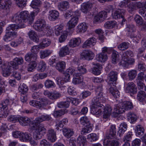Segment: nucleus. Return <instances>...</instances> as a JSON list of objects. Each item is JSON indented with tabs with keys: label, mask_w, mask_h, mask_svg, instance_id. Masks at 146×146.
<instances>
[{
	"label": "nucleus",
	"mask_w": 146,
	"mask_h": 146,
	"mask_svg": "<svg viewBox=\"0 0 146 146\" xmlns=\"http://www.w3.org/2000/svg\"><path fill=\"white\" fill-rule=\"evenodd\" d=\"M28 15V11H24L21 12H18L12 16L11 18V21L16 23L17 25L11 24L7 28V31L3 38L4 40L7 41L8 39L10 38L13 39L17 36L16 32L11 31V30L16 31L19 28L25 27V23L28 22L31 24L33 22V16L27 18V16Z\"/></svg>",
	"instance_id": "f257e3e1"
},
{
	"label": "nucleus",
	"mask_w": 146,
	"mask_h": 146,
	"mask_svg": "<svg viewBox=\"0 0 146 146\" xmlns=\"http://www.w3.org/2000/svg\"><path fill=\"white\" fill-rule=\"evenodd\" d=\"M33 27L36 30L42 31L48 36H52L54 33L52 27L46 24V21L43 19H38L34 24Z\"/></svg>",
	"instance_id": "f03ea898"
},
{
	"label": "nucleus",
	"mask_w": 146,
	"mask_h": 146,
	"mask_svg": "<svg viewBox=\"0 0 146 146\" xmlns=\"http://www.w3.org/2000/svg\"><path fill=\"white\" fill-rule=\"evenodd\" d=\"M134 56L133 52L130 50L124 52L121 55V59L119 63L120 66L127 68L129 65H132L134 64L135 59L133 58H129V56L133 57Z\"/></svg>",
	"instance_id": "7ed1b4c3"
},
{
	"label": "nucleus",
	"mask_w": 146,
	"mask_h": 146,
	"mask_svg": "<svg viewBox=\"0 0 146 146\" xmlns=\"http://www.w3.org/2000/svg\"><path fill=\"white\" fill-rule=\"evenodd\" d=\"M133 108L132 103L130 101H125L120 102L116 105L114 108L115 112L113 114L115 117L117 115L122 113L125 112V110H131Z\"/></svg>",
	"instance_id": "20e7f679"
},
{
	"label": "nucleus",
	"mask_w": 146,
	"mask_h": 146,
	"mask_svg": "<svg viewBox=\"0 0 146 146\" xmlns=\"http://www.w3.org/2000/svg\"><path fill=\"white\" fill-rule=\"evenodd\" d=\"M13 101L11 99H6L0 102V109L1 111L0 113V117H6L8 115V112L6 110L8 109V106L12 104Z\"/></svg>",
	"instance_id": "39448f33"
},
{
	"label": "nucleus",
	"mask_w": 146,
	"mask_h": 146,
	"mask_svg": "<svg viewBox=\"0 0 146 146\" xmlns=\"http://www.w3.org/2000/svg\"><path fill=\"white\" fill-rule=\"evenodd\" d=\"M95 91L96 96L94 98L93 102L99 103V104L104 102L106 101V98H105V94L103 92L102 85H101L98 86L96 88Z\"/></svg>",
	"instance_id": "423d86ee"
},
{
	"label": "nucleus",
	"mask_w": 146,
	"mask_h": 146,
	"mask_svg": "<svg viewBox=\"0 0 146 146\" xmlns=\"http://www.w3.org/2000/svg\"><path fill=\"white\" fill-rule=\"evenodd\" d=\"M42 4V2L40 0H33L31 4V6L33 8L35 9L31 12L30 14L28 12L29 15L27 16V18H29L32 16H33V21L34 18L38 13L40 12V9L38 7H40Z\"/></svg>",
	"instance_id": "0eeeda50"
},
{
	"label": "nucleus",
	"mask_w": 146,
	"mask_h": 146,
	"mask_svg": "<svg viewBox=\"0 0 146 146\" xmlns=\"http://www.w3.org/2000/svg\"><path fill=\"white\" fill-rule=\"evenodd\" d=\"M46 128L43 125H40L35 129V131L33 132V138L36 140L41 139L42 137L46 133Z\"/></svg>",
	"instance_id": "6e6552de"
},
{
	"label": "nucleus",
	"mask_w": 146,
	"mask_h": 146,
	"mask_svg": "<svg viewBox=\"0 0 146 146\" xmlns=\"http://www.w3.org/2000/svg\"><path fill=\"white\" fill-rule=\"evenodd\" d=\"M52 119L49 115H42L41 116L36 118L35 119L31 122L32 129H34L40 123L45 121H49Z\"/></svg>",
	"instance_id": "1a4fd4ad"
},
{
	"label": "nucleus",
	"mask_w": 146,
	"mask_h": 146,
	"mask_svg": "<svg viewBox=\"0 0 146 146\" xmlns=\"http://www.w3.org/2000/svg\"><path fill=\"white\" fill-rule=\"evenodd\" d=\"M104 107L102 104L93 102L91 107V112L93 114L98 115H100L102 111V110Z\"/></svg>",
	"instance_id": "9d476101"
},
{
	"label": "nucleus",
	"mask_w": 146,
	"mask_h": 146,
	"mask_svg": "<svg viewBox=\"0 0 146 146\" xmlns=\"http://www.w3.org/2000/svg\"><path fill=\"white\" fill-rule=\"evenodd\" d=\"M1 67L3 70V74H5L6 76L9 75L12 68L15 69V68L13 66V63L12 61L4 63Z\"/></svg>",
	"instance_id": "9b49d317"
},
{
	"label": "nucleus",
	"mask_w": 146,
	"mask_h": 146,
	"mask_svg": "<svg viewBox=\"0 0 146 146\" xmlns=\"http://www.w3.org/2000/svg\"><path fill=\"white\" fill-rule=\"evenodd\" d=\"M126 12V11L123 8H119L117 10L113 11L112 17L114 19L123 18Z\"/></svg>",
	"instance_id": "f8f14e48"
},
{
	"label": "nucleus",
	"mask_w": 146,
	"mask_h": 146,
	"mask_svg": "<svg viewBox=\"0 0 146 146\" xmlns=\"http://www.w3.org/2000/svg\"><path fill=\"white\" fill-rule=\"evenodd\" d=\"M94 57V54L91 50H83L81 54L82 59L90 60H92Z\"/></svg>",
	"instance_id": "ddd939ff"
},
{
	"label": "nucleus",
	"mask_w": 146,
	"mask_h": 146,
	"mask_svg": "<svg viewBox=\"0 0 146 146\" xmlns=\"http://www.w3.org/2000/svg\"><path fill=\"white\" fill-rule=\"evenodd\" d=\"M144 75V74L143 72H141L138 74L136 80L138 88L139 90H143L144 87V84L143 83L145 78Z\"/></svg>",
	"instance_id": "4468645a"
},
{
	"label": "nucleus",
	"mask_w": 146,
	"mask_h": 146,
	"mask_svg": "<svg viewBox=\"0 0 146 146\" xmlns=\"http://www.w3.org/2000/svg\"><path fill=\"white\" fill-rule=\"evenodd\" d=\"M126 92L134 94L137 92V88L135 84L132 82H129L125 88Z\"/></svg>",
	"instance_id": "2eb2a0df"
},
{
	"label": "nucleus",
	"mask_w": 146,
	"mask_h": 146,
	"mask_svg": "<svg viewBox=\"0 0 146 146\" xmlns=\"http://www.w3.org/2000/svg\"><path fill=\"white\" fill-rule=\"evenodd\" d=\"M96 40L94 37L90 38L84 43L82 47L84 48H89L94 46L96 44Z\"/></svg>",
	"instance_id": "dca6fc26"
},
{
	"label": "nucleus",
	"mask_w": 146,
	"mask_h": 146,
	"mask_svg": "<svg viewBox=\"0 0 146 146\" xmlns=\"http://www.w3.org/2000/svg\"><path fill=\"white\" fill-rule=\"evenodd\" d=\"M104 146H120L119 140L105 139L103 141Z\"/></svg>",
	"instance_id": "f3484780"
},
{
	"label": "nucleus",
	"mask_w": 146,
	"mask_h": 146,
	"mask_svg": "<svg viewBox=\"0 0 146 146\" xmlns=\"http://www.w3.org/2000/svg\"><path fill=\"white\" fill-rule=\"evenodd\" d=\"M93 6V4L91 2L84 3L81 5V10L83 13H86L90 10Z\"/></svg>",
	"instance_id": "a211bd4d"
},
{
	"label": "nucleus",
	"mask_w": 146,
	"mask_h": 146,
	"mask_svg": "<svg viewBox=\"0 0 146 146\" xmlns=\"http://www.w3.org/2000/svg\"><path fill=\"white\" fill-rule=\"evenodd\" d=\"M78 17H74L71 18L67 23V26L68 29L70 30L74 28L78 22Z\"/></svg>",
	"instance_id": "6ab92c4d"
},
{
	"label": "nucleus",
	"mask_w": 146,
	"mask_h": 146,
	"mask_svg": "<svg viewBox=\"0 0 146 146\" xmlns=\"http://www.w3.org/2000/svg\"><path fill=\"white\" fill-rule=\"evenodd\" d=\"M47 135L48 140L51 142H54L57 139L56 132L52 129H50L48 130Z\"/></svg>",
	"instance_id": "aec40b11"
},
{
	"label": "nucleus",
	"mask_w": 146,
	"mask_h": 146,
	"mask_svg": "<svg viewBox=\"0 0 146 146\" xmlns=\"http://www.w3.org/2000/svg\"><path fill=\"white\" fill-rule=\"evenodd\" d=\"M117 73L113 71H111L108 75V79L109 80V83L110 84V86L112 82L115 81L117 79Z\"/></svg>",
	"instance_id": "412c9836"
},
{
	"label": "nucleus",
	"mask_w": 146,
	"mask_h": 146,
	"mask_svg": "<svg viewBox=\"0 0 146 146\" xmlns=\"http://www.w3.org/2000/svg\"><path fill=\"white\" fill-rule=\"evenodd\" d=\"M70 52L69 47L67 45L61 48L59 51V56L60 57H63L69 54Z\"/></svg>",
	"instance_id": "4be33fe9"
},
{
	"label": "nucleus",
	"mask_w": 146,
	"mask_h": 146,
	"mask_svg": "<svg viewBox=\"0 0 146 146\" xmlns=\"http://www.w3.org/2000/svg\"><path fill=\"white\" fill-rule=\"evenodd\" d=\"M81 40L79 37L74 38L71 39L69 42V46L72 47L78 46L81 43Z\"/></svg>",
	"instance_id": "5701e85b"
},
{
	"label": "nucleus",
	"mask_w": 146,
	"mask_h": 146,
	"mask_svg": "<svg viewBox=\"0 0 146 146\" xmlns=\"http://www.w3.org/2000/svg\"><path fill=\"white\" fill-rule=\"evenodd\" d=\"M0 0V8L3 10L9 9L11 6L12 2L11 0Z\"/></svg>",
	"instance_id": "b1692460"
},
{
	"label": "nucleus",
	"mask_w": 146,
	"mask_h": 146,
	"mask_svg": "<svg viewBox=\"0 0 146 146\" xmlns=\"http://www.w3.org/2000/svg\"><path fill=\"white\" fill-rule=\"evenodd\" d=\"M59 15V13L57 10H51L49 12L48 18L50 20L54 21L58 19Z\"/></svg>",
	"instance_id": "393cba45"
},
{
	"label": "nucleus",
	"mask_w": 146,
	"mask_h": 146,
	"mask_svg": "<svg viewBox=\"0 0 146 146\" xmlns=\"http://www.w3.org/2000/svg\"><path fill=\"white\" fill-rule=\"evenodd\" d=\"M38 57V55L33 54L31 52H29L25 56V60L27 62H32L36 60Z\"/></svg>",
	"instance_id": "a878e982"
},
{
	"label": "nucleus",
	"mask_w": 146,
	"mask_h": 146,
	"mask_svg": "<svg viewBox=\"0 0 146 146\" xmlns=\"http://www.w3.org/2000/svg\"><path fill=\"white\" fill-rule=\"evenodd\" d=\"M12 61L13 63V66L15 68V69H17L19 68V65L23 64L24 60L22 57H16L14 58Z\"/></svg>",
	"instance_id": "bb28decb"
},
{
	"label": "nucleus",
	"mask_w": 146,
	"mask_h": 146,
	"mask_svg": "<svg viewBox=\"0 0 146 146\" xmlns=\"http://www.w3.org/2000/svg\"><path fill=\"white\" fill-rule=\"evenodd\" d=\"M18 121L20 124L23 126H27L31 122V119L26 117H19L18 119Z\"/></svg>",
	"instance_id": "cd10ccee"
},
{
	"label": "nucleus",
	"mask_w": 146,
	"mask_h": 146,
	"mask_svg": "<svg viewBox=\"0 0 146 146\" xmlns=\"http://www.w3.org/2000/svg\"><path fill=\"white\" fill-rule=\"evenodd\" d=\"M92 64L96 66L92 69V73L95 75H99L101 73V69L102 68V66L97 62H93Z\"/></svg>",
	"instance_id": "c85d7f7f"
},
{
	"label": "nucleus",
	"mask_w": 146,
	"mask_h": 146,
	"mask_svg": "<svg viewBox=\"0 0 146 146\" xmlns=\"http://www.w3.org/2000/svg\"><path fill=\"white\" fill-rule=\"evenodd\" d=\"M51 43V40L48 38H44L41 40L39 46L40 48L43 49L49 46Z\"/></svg>",
	"instance_id": "c756f323"
},
{
	"label": "nucleus",
	"mask_w": 146,
	"mask_h": 146,
	"mask_svg": "<svg viewBox=\"0 0 146 146\" xmlns=\"http://www.w3.org/2000/svg\"><path fill=\"white\" fill-rule=\"evenodd\" d=\"M31 139V135L27 132L24 133L21 132V133L19 137L20 140L23 142H27L30 141Z\"/></svg>",
	"instance_id": "7c9ffc66"
},
{
	"label": "nucleus",
	"mask_w": 146,
	"mask_h": 146,
	"mask_svg": "<svg viewBox=\"0 0 146 146\" xmlns=\"http://www.w3.org/2000/svg\"><path fill=\"white\" fill-rule=\"evenodd\" d=\"M97 60L102 63L104 62L108 59V56L106 53H99L96 55Z\"/></svg>",
	"instance_id": "2f4dec72"
},
{
	"label": "nucleus",
	"mask_w": 146,
	"mask_h": 146,
	"mask_svg": "<svg viewBox=\"0 0 146 146\" xmlns=\"http://www.w3.org/2000/svg\"><path fill=\"white\" fill-rule=\"evenodd\" d=\"M112 85L113 87L111 85L109 89L110 92L115 98H118L119 97L120 93L117 90L115 89V86L113 83Z\"/></svg>",
	"instance_id": "473e14b6"
},
{
	"label": "nucleus",
	"mask_w": 146,
	"mask_h": 146,
	"mask_svg": "<svg viewBox=\"0 0 146 146\" xmlns=\"http://www.w3.org/2000/svg\"><path fill=\"white\" fill-rule=\"evenodd\" d=\"M58 9L61 11H64L67 9L69 7V4L67 1H63L59 3L58 5Z\"/></svg>",
	"instance_id": "72a5a7b5"
},
{
	"label": "nucleus",
	"mask_w": 146,
	"mask_h": 146,
	"mask_svg": "<svg viewBox=\"0 0 146 146\" xmlns=\"http://www.w3.org/2000/svg\"><path fill=\"white\" fill-rule=\"evenodd\" d=\"M135 28L133 25H127L125 29V31L127 32V34L131 37L133 36V33L135 31Z\"/></svg>",
	"instance_id": "f704fd0d"
},
{
	"label": "nucleus",
	"mask_w": 146,
	"mask_h": 146,
	"mask_svg": "<svg viewBox=\"0 0 146 146\" xmlns=\"http://www.w3.org/2000/svg\"><path fill=\"white\" fill-rule=\"evenodd\" d=\"M52 52V50L49 49L41 50L40 52V57L41 59H44L50 55Z\"/></svg>",
	"instance_id": "c9c22d12"
},
{
	"label": "nucleus",
	"mask_w": 146,
	"mask_h": 146,
	"mask_svg": "<svg viewBox=\"0 0 146 146\" xmlns=\"http://www.w3.org/2000/svg\"><path fill=\"white\" fill-rule=\"evenodd\" d=\"M136 128L135 133L137 136L140 137L144 134L145 129L142 125H138L136 126Z\"/></svg>",
	"instance_id": "e433bc0d"
},
{
	"label": "nucleus",
	"mask_w": 146,
	"mask_h": 146,
	"mask_svg": "<svg viewBox=\"0 0 146 146\" xmlns=\"http://www.w3.org/2000/svg\"><path fill=\"white\" fill-rule=\"evenodd\" d=\"M104 118L105 119L108 118L112 112V108L110 106H107L105 108H104Z\"/></svg>",
	"instance_id": "4c0bfd02"
},
{
	"label": "nucleus",
	"mask_w": 146,
	"mask_h": 146,
	"mask_svg": "<svg viewBox=\"0 0 146 146\" xmlns=\"http://www.w3.org/2000/svg\"><path fill=\"white\" fill-rule=\"evenodd\" d=\"M30 38L34 42H38L39 41V38L37 33L35 31L31 30L28 33Z\"/></svg>",
	"instance_id": "58836bf2"
},
{
	"label": "nucleus",
	"mask_w": 146,
	"mask_h": 146,
	"mask_svg": "<svg viewBox=\"0 0 146 146\" xmlns=\"http://www.w3.org/2000/svg\"><path fill=\"white\" fill-rule=\"evenodd\" d=\"M62 131L64 135L68 138L71 137L74 134L72 129L65 127L63 129Z\"/></svg>",
	"instance_id": "ea45409f"
},
{
	"label": "nucleus",
	"mask_w": 146,
	"mask_h": 146,
	"mask_svg": "<svg viewBox=\"0 0 146 146\" xmlns=\"http://www.w3.org/2000/svg\"><path fill=\"white\" fill-rule=\"evenodd\" d=\"M74 76L76 77L73 79V83L75 84H79L82 82L83 80V77L81 75L78 74V73H76Z\"/></svg>",
	"instance_id": "a19ab883"
},
{
	"label": "nucleus",
	"mask_w": 146,
	"mask_h": 146,
	"mask_svg": "<svg viewBox=\"0 0 146 146\" xmlns=\"http://www.w3.org/2000/svg\"><path fill=\"white\" fill-rule=\"evenodd\" d=\"M50 104V102L48 99L42 98L40 100V101H38V108H44Z\"/></svg>",
	"instance_id": "79ce46f5"
},
{
	"label": "nucleus",
	"mask_w": 146,
	"mask_h": 146,
	"mask_svg": "<svg viewBox=\"0 0 146 146\" xmlns=\"http://www.w3.org/2000/svg\"><path fill=\"white\" fill-rule=\"evenodd\" d=\"M65 62L63 61H61L56 64V68L59 71L62 72L65 69Z\"/></svg>",
	"instance_id": "37998d69"
},
{
	"label": "nucleus",
	"mask_w": 146,
	"mask_h": 146,
	"mask_svg": "<svg viewBox=\"0 0 146 146\" xmlns=\"http://www.w3.org/2000/svg\"><path fill=\"white\" fill-rule=\"evenodd\" d=\"M146 98V93L143 91L138 92L137 96V99L140 102H143Z\"/></svg>",
	"instance_id": "c03bdc74"
},
{
	"label": "nucleus",
	"mask_w": 146,
	"mask_h": 146,
	"mask_svg": "<svg viewBox=\"0 0 146 146\" xmlns=\"http://www.w3.org/2000/svg\"><path fill=\"white\" fill-rule=\"evenodd\" d=\"M88 26L85 23H82L79 24L77 26V31L79 33H84L87 29Z\"/></svg>",
	"instance_id": "a18cd8bd"
},
{
	"label": "nucleus",
	"mask_w": 146,
	"mask_h": 146,
	"mask_svg": "<svg viewBox=\"0 0 146 146\" xmlns=\"http://www.w3.org/2000/svg\"><path fill=\"white\" fill-rule=\"evenodd\" d=\"M86 142V139L85 136L80 135L77 138V142L80 146H84Z\"/></svg>",
	"instance_id": "49530a36"
},
{
	"label": "nucleus",
	"mask_w": 146,
	"mask_h": 146,
	"mask_svg": "<svg viewBox=\"0 0 146 146\" xmlns=\"http://www.w3.org/2000/svg\"><path fill=\"white\" fill-rule=\"evenodd\" d=\"M82 129L81 133L82 135H86L90 133L92 130V127L91 125H86Z\"/></svg>",
	"instance_id": "de8ad7c7"
},
{
	"label": "nucleus",
	"mask_w": 146,
	"mask_h": 146,
	"mask_svg": "<svg viewBox=\"0 0 146 146\" xmlns=\"http://www.w3.org/2000/svg\"><path fill=\"white\" fill-rule=\"evenodd\" d=\"M127 127V124L125 122H123L120 124L119 129L118 131L119 134V136L124 133L125 131L126 130Z\"/></svg>",
	"instance_id": "09e8293b"
},
{
	"label": "nucleus",
	"mask_w": 146,
	"mask_h": 146,
	"mask_svg": "<svg viewBox=\"0 0 146 146\" xmlns=\"http://www.w3.org/2000/svg\"><path fill=\"white\" fill-rule=\"evenodd\" d=\"M116 23L115 21H108L105 23L104 26L107 29H112L115 26Z\"/></svg>",
	"instance_id": "8fccbe9b"
},
{
	"label": "nucleus",
	"mask_w": 146,
	"mask_h": 146,
	"mask_svg": "<svg viewBox=\"0 0 146 146\" xmlns=\"http://www.w3.org/2000/svg\"><path fill=\"white\" fill-rule=\"evenodd\" d=\"M98 136L95 133H91L87 135V139L91 142L96 141L98 139Z\"/></svg>",
	"instance_id": "3c124183"
},
{
	"label": "nucleus",
	"mask_w": 146,
	"mask_h": 146,
	"mask_svg": "<svg viewBox=\"0 0 146 146\" xmlns=\"http://www.w3.org/2000/svg\"><path fill=\"white\" fill-rule=\"evenodd\" d=\"M20 92L23 94H26L28 90V88L26 85L24 83L21 84L19 88Z\"/></svg>",
	"instance_id": "603ef678"
},
{
	"label": "nucleus",
	"mask_w": 146,
	"mask_h": 146,
	"mask_svg": "<svg viewBox=\"0 0 146 146\" xmlns=\"http://www.w3.org/2000/svg\"><path fill=\"white\" fill-rule=\"evenodd\" d=\"M127 119L129 121H130V122L132 123L136 121L137 120V116L133 113L131 112H129L127 114Z\"/></svg>",
	"instance_id": "864d4df0"
},
{
	"label": "nucleus",
	"mask_w": 146,
	"mask_h": 146,
	"mask_svg": "<svg viewBox=\"0 0 146 146\" xmlns=\"http://www.w3.org/2000/svg\"><path fill=\"white\" fill-rule=\"evenodd\" d=\"M68 122V120L67 118H64L60 121L56 125V129L58 130L59 129V127L63 128Z\"/></svg>",
	"instance_id": "5fc2aeb1"
},
{
	"label": "nucleus",
	"mask_w": 146,
	"mask_h": 146,
	"mask_svg": "<svg viewBox=\"0 0 146 146\" xmlns=\"http://www.w3.org/2000/svg\"><path fill=\"white\" fill-rule=\"evenodd\" d=\"M137 75V72L136 70H130L128 74L129 79L130 81L134 80L136 77Z\"/></svg>",
	"instance_id": "6e6d98bb"
},
{
	"label": "nucleus",
	"mask_w": 146,
	"mask_h": 146,
	"mask_svg": "<svg viewBox=\"0 0 146 146\" xmlns=\"http://www.w3.org/2000/svg\"><path fill=\"white\" fill-rule=\"evenodd\" d=\"M119 57L118 52L116 51H113L112 54V62L113 64L117 63Z\"/></svg>",
	"instance_id": "4d7b16f0"
},
{
	"label": "nucleus",
	"mask_w": 146,
	"mask_h": 146,
	"mask_svg": "<svg viewBox=\"0 0 146 146\" xmlns=\"http://www.w3.org/2000/svg\"><path fill=\"white\" fill-rule=\"evenodd\" d=\"M135 21L138 26L142 25L143 23V20L139 15H136L134 18Z\"/></svg>",
	"instance_id": "13d9d810"
},
{
	"label": "nucleus",
	"mask_w": 146,
	"mask_h": 146,
	"mask_svg": "<svg viewBox=\"0 0 146 146\" xmlns=\"http://www.w3.org/2000/svg\"><path fill=\"white\" fill-rule=\"evenodd\" d=\"M116 133V129L115 125H111L110 130L109 136L111 137H114Z\"/></svg>",
	"instance_id": "bf43d9fd"
},
{
	"label": "nucleus",
	"mask_w": 146,
	"mask_h": 146,
	"mask_svg": "<svg viewBox=\"0 0 146 146\" xmlns=\"http://www.w3.org/2000/svg\"><path fill=\"white\" fill-rule=\"evenodd\" d=\"M80 121L81 124L84 126L91 125L88 119L86 116L81 117Z\"/></svg>",
	"instance_id": "052dcab7"
},
{
	"label": "nucleus",
	"mask_w": 146,
	"mask_h": 146,
	"mask_svg": "<svg viewBox=\"0 0 146 146\" xmlns=\"http://www.w3.org/2000/svg\"><path fill=\"white\" fill-rule=\"evenodd\" d=\"M37 66V63L35 61L31 62L27 67V70L29 72L33 71Z\"/></svg>",
	"instance_id": "680f3d73"
},
{
	"label": "nucleus",
	"mask_w": 146,
	"mask_h": 146,
	"mask_svg": "<svg viewBox=\"0 0 146 146\" xmlns=\"http://www.w3.org/2000/svg\"><path fill=\"white\" fill-rule=\"evenodd\" d=\"M46 67V64L45 62L42 60L38 64V70L40 72H43L45 70Z\"/></svg>",
	"instance_id": "e2e57ef3"
},
{
	"label": "nucleus",
	"mask_w": 146,
	"mask_h": 146,
	"mask_svg": "<svg viewBox=\"0 0 146 146\" xmlns=\"http://www.w3.org/2000/svg\"><path fill=\"white\" fill-rule=\"evenodd\" d=\"M64 27V25L62 24L57 25L56 27L55 30V33L57 36L59 35L60 33L62 32Z\"/></svg>",
	"instance_id": "0e129e2a"
},
{
	"label": "nucleus",
	"mask_w": 146,
	"mask_h": 146,
	"mask_svg": "<svg viewBox=\"0 0 146 146\" xmlns=\"http://www.w3.org/2000/svg\"><path fill=\"white\" fill-rule=\"evenodd\" d=\"M44 86L47 88H54L55 86V85L54 82L49 80H47L45 81Z\"/></svg>",
	"instance_id": "69168bd1"
},
{
	"label": "nucleus",
	"mask_w": 146,
	"mask_h": 146,
	"mask_svg": "<svg viewBox=\"0 0 146 146\" xmlns=\"http://www.w3.org/2000/svg\"><path fill=\"white\" fill-rule=\"evenodd\" d=\"M128 11L130 13H132L133 12L137 9L136 3H130L128 5Z\"/></svg>",
	"instance_id": "338daca9"
},
{
	"label": "nucleus",
	"mask_w": 146,
	"mask_h": 146,
	"mask_svg": "<svg viewBox=\"0 0 146 146\" xmlns=\"http://www.w3.org/2000/svg\"><path fill=\"white\" fill-rule=\"evenodd\" d=\"M129 44L128 42H124L119 45L118 47L121 50H124L128 48Z\"/></svg>",
	"instance_id": "774afa93"
}]
</instances>
